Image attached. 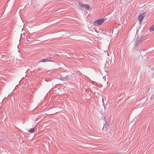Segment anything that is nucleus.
I'll use <instances>...</instances> for the list:
<instances>
[{"label":"nucleus","mask_w":154,"mask_h":154,"mask_svg":"<svg viewBox=\"0 0 154 154\" xmlns=\"http://www.w3.org/2000/svg\"><path fill=\"white\" fill-rule=\"evenodd\" d=\"M144 14V13L143 14L139 15L138 16V19L139 20L140 22V23L141 22L144 18V16L143 15Z\"/></svg>","instance_id":"f03ea898"},{"label":"nucleus","mask_w":154,"mask_h":154,"mask_svg":"<svg viewBox=\"0 0 154 154\" xmlns=\"http://www.w3.org/2000/svg\"><path fill=\"white\" fill-rule=\"evenodd\" d=\"M105 21L104 19L97 20L93 22V24L96 26H98L102 24Z\"/></svg>","instance_id":"f257e3e1"},{"label":"nucleus","mask_w":154,"mask_h":154,"mask_svg":"<svg viewBox=\"0 0 154 154\" xmlns=\"http://www.w3.org/2000/svg\"><path fill=\"white\" fill-rule=\"evenodd\" d=\"M85 8V9L88 10H89V6L87 5H86L85 4V6H84V7Z\"/></svg>","instance_id":"39448f33"},{"label":"nucleus","mask_w":154,"mask_h":154,"mask_svg":"<svg viewBox=\"0 0 154 154\" xmlns=\"http://www.w3.org/2000/svg\"><path fill=\"white\" fill-rule=\"evenodd\" d=\"M103 78L104 79L105 81L106 80V77L105 76H103Z\"/></svg>","instance_id":"6e6552de"},{"label":"nucleus","mask_w":154,"mask_h":154,"mask_svg":"<svg viewBox=\"0 0 154 154\" xmlns=\"http://www.w3.org/2000/svg\"><path fill=\"white\" fill-rule=\"evenodd\" d=\"M150 30L151 31H154V26H152L150 28Z\"/></svg>","instance_id":"423d86ee"},{"label":"nucleus","mask_w":154,"mask_h":154,"mask_svg":"<svg viewBox=\"0 0 154 154\" xmlns=\"http://www.w3.org/2000/svg\"><path fill=\"white\" fill-rule=\"evenodd\" d=\"M34 129H35V128H30L29 130V132L30 133H32L34 131Z\"/></svg>","instance_id":"20e7f679"},{"label":"nucleus","mask_w":154,"mask_h":154,"mask_svg":"<svg viewBox=\"0 0 154 154\" xmlns=\"http://www.w3.org/2000/svg\"><path fill=\"white\" fill-rule=\"evenodd\" d=\"M79 6L82 8L84 7L85 4H84L82 2H80L78 3Z\"/></svg>","instance_id":"7ed1b4c3"},{"label":"nucleus","mask_w":154,"mask_h":154,"mask_svg":"<svg viewBox=\"0 0 154 154\" xmlns=\"http://www.w3.org/2000/svg\"><path fill=\"white\" fill-rule=\"evenodd\" d=\"M47 61V60L45 59H43L40 60L39 62H45Z\"/></svg>","instance_id":"0eeeda50"}]
</instances>
